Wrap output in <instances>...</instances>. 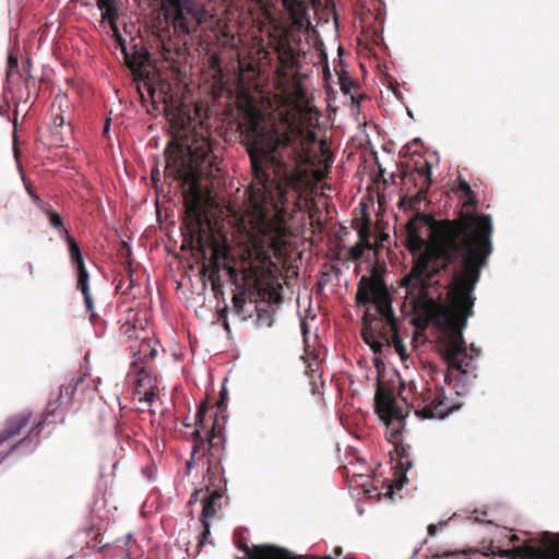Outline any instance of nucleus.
Masks as SVG:
<instances>
[{"label": "nucleus", "instance_id": "obj_8", "mask_svg": "<svg viewBox=\"0 0 559 559\" xmlns=\"http://www.w3.org/2000/svg\"><path fill=\"white\" fill-rule=\"evenodd\" d=\"M34 414L31 409H23L22 412L10 415L0 430V463L11 453L16 450L27 447L33 439L38 438L45 426V417L34 423L28 430L27 435L15 441L21 436L22 431L29 426L33 421Z\"/></svg>", "mask_w": 559, "mask_h": 559}, {"label": "nucleus", "instance_id": "obj_28", "mask_svg": "<svg viewBox=\"0 0 559 559\" xmlns=\"http://www.w3.org/2000/svg\"><path fill=\"white\" fill-rule=\"evenodd\" d=\"M226 407H227V390L225 386H223L219 392V400L216 402V412L219 415H222L223 421H225V419H226V416L224 414L226 412Z\"/></svg>", "mask_w": 559, "mask_h": 559}, {"label": "nucleus", "instance_id": "obj_14", "mask_svg": "<svg viewBox=\"0 0 559 559\" xmlns=\"http://www.w3.org/2000/svg\"><path fill=\"white\" fill-rule=\"evenodd\" d=\"M202 200V194L195 185L185 195L186 216L183 223L190 229L192 236L201 234L203 226L210 224Z\"/></svg>", "mask_w": 559, "mask_h": 559}, {"label": "nucleus", "instance_id": "obj_10", "mask_svg": "<svg viewBox=\"0 0 559 559\" xmlns=\"http://www.w3.org/2000/svg\"><path fill=\"white\" fill-rule=\"evenodd\" d=\"M374 409L385 425L386 439L392 443H397L405 427L402 407L396 404L391 393L378 389L374 396Z\"/></svg>", "mask_w": 559, "mask_h": 559}, {"label": "nucleus", "instance_id": "obj_4", "mask_svg": "<svg viewBox=\"0 0 559 559\" xmlns=\"http://www.w3.org/2000/svg\"><path fill=\"white\" fill-rule=\"evenodd\" d=\"M175 124L182 134L178 136L175 148L166 154V170L186 182L195 180L214 167L212 141L195 129H187L183 119Z\"/></svg>", "mask_w": 559, "mask_h": 559}, {"label": "nucleus", "instance_id": "obj_12", "mask_svg": "<svg viewBox=\"0 0 559 559\" xmlns=\"http://www.w3.org/2000/svg\"><path fill=\"white\" fill-rule=\"evenodd\" d=\"M119 43L124 62L132 71L134 80L143 82L148 93L154 96L155 87L148 70L153 62L151 53L138 44L128 48L121 37H119Z\"/></svg>", "mask_w": 559, "mask_h": 559}, {"label": "nucleus", "instance_id": "obj_48", "mask_svg": "<svg viewBox=\"0 0 559 559\" xmlns=\"http://www.w3.org/2000/svg\"><path fill=\"white\" fill-rule=\"evenodd\" d=\"M408 179H409V180L412 179V180L414 181V186H415V187H417V186H418V185H417V182H416V179H415V178H413V175H411V176L408 177Z\"/></svg>", "mask_w": 559, "mask_h": 559}, {"label": "nucleus", "instance_id": "obj_45", "mask_svg": "<svg viewBox=\"0 0 559 559\" xmlns=\"http://www.w3.org/2000/svg\"><path fill=\"white\" fill-rule=\"evenodd\" d=\"M334 555H335L336 557H340V556L342 555V548H341V547H336V548L334 549Z\"/></svg>", "mask_w": 559, "mask_h": 559}, {"label": "nucleus", "instance_id": "obj_43", "mask_svg": "<svg viewBox=\"0 0 559 559\" xmlns=\"http://www.w3.org/2000/svg\"><path fill=\"white\" fill-rule=\"evenodd\" d=\"M436 533H437V525H435V524H430V525L428 526V534H429L430 536H433Z\"/></svg>", "mask_w": 559, "mask_h": 559}, {"label": "nucleus", "instance_id": "obj_31", "mask_svg": "<svg viewBox=\"0 0 559 559\" xmlns=\"http://www.w3.org/2000/svg\"><path fill=\"white\" fill-rule=\"evenodd\" d=\"M200 522L203 526V532L201 533V536H200L199 546L202 547L205 544V542L211 533L210 532L211 523H210V520H207V519H200Z\"/></svg>", "mask_w": 559, "mask_h": 559}, {"label": "nucleus", "instance_id": "obj_25", "mask_svg": "<svg viewBox=\"0 0 559 559\" xmlns=\"http://www.w3.org/2000/svg\"><path fill=\"white\" fill-rule=\"evenodd\" d=\"M371 221L368 215H364L362 222L360 226L357 228L358 234V242L364 243L367 247V250L372 249V243L370 241L371 237Z\"/></svg>", "mask_w": 559, "mask_h": 559}, {"label": "nucleus", "instance_id": "obj_46", "mask_svg": "<svg viewBox=\"0 0 559 559\" xmlns=\"http://www.w3.org/2000/svg\"><path fill=\"white\" fill-rule=\"evenodd\" d=\"M33 80H34L33 76L31 74H27V76L25 78V83L29 84V82Z\"/></svg>", "mask_w": 559, "mask_h": 559}, {"label": "nucleus", "instance_id": "obj_23", "mask_svg": "<svg viewBox=\"0 0 559 559\" xmlns=\"http://www.w3.org/2000/svg\"><path fill=\"white\" fill-rule=\"evenodd\" d=\"M64 239L68 243V250L70 260L74 265L84 263V259L81 252V249L76 242V240L69 234L67 229H63Z\"/></svg>", "mask_w": 559, "mask_h": 559}, {"label": "nucleus", "instance_id": "obj_21", "mask_svg": "<svg viewBox=\"0 0 559 559\" xmlns=\"http://www.w3.org/2000/svg\"><path fill=\"white\" fill-rule=\"evenodd\" d=\"M141 361H133L131 368L136 372V388H147L154 385L155 378L151 368L144 366Z\"/></svg>", "mask_w": 559, "mask_h": 559}, {"label": "nucleus", "instance_id": "obj_32", "mask_svg": "<svg viewBox=\"0 0 559 559\" xmlns=\"http://www.w3.org/2000/svg\"><path fill=\"white\" fill-rule=\"evenodd\" d=\"M413 464H414V461H413L412 454L406 457L401 456V459H397V465L404 474L413 467Z\"/></svg>", "mask_w": 559, "mask_h": 559}, {"label": "nucleus", "instance_id": "obj_27", "mask_svg": "<svg viewBox=\"0 0 559 559\" xmlns=\"http://www.w3.org/2000/svg\"><path fill=\"white\" fill-rule=\"evenodd\" d=\"M45 213L48 216V221H49L50 226L56 228V229H58L60 233L63 234V229H66V228L63 227V219L60 216V214L57 213L56 211H53L50 207L49 209H45Z\"/></svg>", "mask_w": 559, "mask_h": 559}, {"label": "nucleus", "instance_id": "obj_5", "mask_svg": "<svg viewBox=\"0 0 559 559\" xmlns=\"http://www.w3.org/2000/svg\"><path fill=\"white\" fill-rule=\"evenodd\" d=\"M355 302L358 307L373 305L378 314L389 326L391 335L382 337L392 345L402 359L406 358V347L399 335L397 319L392 308V296L383 277L373 267L371 275H362L357 283Z\"/></svg>", "mask_w": 559, "mask_h": 559}, {"label": "nucleus", "instance_id": "obj_49", "mask_svg": "<svg viewBox=\"0 0 559 559\" xmlns=\"http://www.w3.org/2000/svg\"><path fill=\"white\" fill-rule=\"evenodd\" d=\"M301 328H302L304 333H306L307 332V325H306L305 322L301 323Z\"/></svg>", "mask_w": 559, "mask_h": 559}, {"label": "nucleus", "instance_id": "obj_16", "mask_svg": "<svg viewBox=\"0 0 559 559\" xmlns=\"http://www.w3.org/2000/svg\"><path fill=\"white\" fill-rule=\"evenodd\" d=\"M277 76L283 81H296L299 68V55L290 46H281L278 49Z\"/></svg>", "mask_w": 559, "mask_h": 559}, {"label": "nucleus", "instance_id": "obj_40", "mask_svg": "<svg viewBox=\"0 0 559 559\" xmlns=\"http://www.w3.org/2000/svg\"><path fill=\"white\" fill-rule=\"evenodd\" d=\"M26 190H27V193L29 194V197L36 202V203H39L40 202V199L39 197L33 191L32 189V186L31 185H26Z\"/></svg>", "mask_w": 559, "mask_h": 559}, {"label": "nucleus", "instance_id": "obj_38", "mask_svg": "<svg viewBox=\"0 0 559 559\" xmlns=\"http://www.w3.org/2000/svg\"><path fill=\"white\" fill-rule=\"evenodd\" d=\"M8 67H9V71H8V75L11 74V72L14 70V71H17L19 70V61H17V58L16 57H13V56H9V59H8Z\"/></svg>", "mask_w": 559, "mask_h": 559}, {"label": "nucleus", "instance_id": "obj_19", "mask_svg": "<svg viewBox=\"0 0 559 559\" xmlns=\"http://www.w3.org/2000/svg\"><path fill=\"white\" fill-rule=\"evenodd\" d=\"M75 267H76V276H78L76 287L84 296L85 308H86V311L90 312V314H91V321L95 322L97 316L94 312V302H93L92 295L90 292L88 272L86 270L85 262L75 265Z\"/></svg>", "mask_w": 559, "mask_h": 559}, {"label": "nucleus", "instance_id": "obj_41", "mask_svg": "<svg viewBox=\"0 0 559 559\" xmlns=\"http://www.w3.org/2000/svg\"><path fill=\"white\" fill-rule=\"evenodd\" d=\"M511 554V550L509 549H500L498 552H492L493 556H498L500 558H507Z\"/></svg>", "mask_w": 559, "mask_h": 559}, {"label": "nucleus", "instance_id": "obj_6", "mask_svg": "<svg viewBox=\"0 0 559 559\" xmlns=\"http://www.w3.org/2000/svg\"><path fill=\"white\" fill-rule=\"evenodd\" d=\"M290 237L292 231L281 214L261 219L259 233L254 238V252L262 267L271 272V267L274 266L272 257L281 259L289 254L293 249Z\"/></svg>", "mask_w": 559, "mask_h": 559}, {"label": "nucleus", "instance_id": "obj_44", "mask_svg": "<svg viewBox=\"0 0 559 559\" xmlns=\"http://www.w3.org/2000/svg\"><path fill=\"white\" fill-rule=\"evenodd\" d=\"M110 129V119H106L105 127H104V133L107 134Z\"/></svg>", "mask_w": 559, "mask_h": 559}, {"label": "nucleus", "instance_id": "obj_20", "mask_svg": "<svg viewBox=\"0 0 559 559\" xmlns=\"http://www.w3.org/2000/svg\"><path fill=\"white\" fill-rule=\"evenodd\" d=\"M540 544L543 549L534 550L535 559H559V534L543 533Z\"/></svg>", "mask_w": 559, "mask_h": 559}, {"label": "nucleus", "instance_id": "obj_51", "mask_svg": "<svg viewBox=\"0 0 559 559\" xmlns=\"http://www.w3.org/2000/svg\"><path fill=\"white\" fill-rule=\"evenodd\" d=\"M183 425H185L186 427H189V426H190V425L188 424V420H185Z\"/></svg>", "mask_w": 559, "mask_h": 559}, {"label": "nucleus", "instance_id": "obj_17", "mask_svg": "<svg viewBox=\"0 0 559 559\" xmlns=\"http://www.w3.org/2000/svg\"><path fill=\"white\" fill-rule=\"evenodd\" d=\"M81 381H82V378H79V379L72 378L68 383L62 384L60 386V391H59V394L56 397V400L51 399L48 401L47 407L44 413L45 419H47L49 416L55 415L57 409L62 404H67V403L71 402V400L76 391L78 384Z\"/></svg>", "mask_w": 559, "mask_h": 559}, {"label": "nucleus", "instance_id": "obj_36", "mask_svg": "<svg viewBox=\"0 0 559 559\" xmlns=\"http://www.w3.org/2000/svg\"><path fill=\"white\" fill-rule=\"evenodd\" d=\"M210 67L217 72H222L221 70V58L217 55H212L209 59Z\"/></svg>", "mask_w": 559, "mask_h": 559}, {"label": "nucleus", "instance_id": "obj_52", "mask_svg": "<svg viewBox=\"0 0 559 559\" xmlns=\"http://www.w3.org/2000/svg\"><path fill=\"white\" fill-rule=\"evenodd\" d=\"M183 425H185L186 427H189V426H190V425L188 424V420H185Z\"/></svg>", "mask_w": 559, "mask_h": 559}, {"label": "nucleus", "instance_id": "obj_9", "mask_svg": "<svg viewBox=\"0 0 559 559\" xmlns=\"http://www.w3.org/2000/svg\"><path fill=\"white\" fill-rule=\"evenodd\" d=\"M415 415L421 419H443L449 416L455 406L445 395L443 386H425L415 394L411 402Z\"/></svg>", "mask_w": 559, "mask_h": 559}, {"label": "nucleus", "instance_id": "obj_35", "mask_svg": "<svg viewBox=\"0 0 559 559\" xmlns=\"http://www.w3.org/2000/svg\"><path fill=\"white\" fill-rule=\"evenodd\" d=\"M157 396V390L154 385L147 386V389L144 391V401L147 403H152L154 399Z\"/></svg>", "mask_w": 559, "mask_h": 559}, {"label": "nucleus", "instance_id": "obj_50", "mask_svg": "<svg viewBox=\"0 0 559 559\" xmlns=\"http://www.w3.org/2000/svg\"><path fill=\"white\" fill-rule=\"evenodd\" d=\"M29 273L33 274L34 267L33 264H28Z\"/></svg>", "mask_w": 559, "mask_h": 559}, {"label": "nucleus", "instance_id": "obj_37", "mask_svg": "<svg viewBox=\"0 0 559 559\" xmlns=\"http://www.w3.org/2000/svg\"><path fill=\"white\" fill-rule=\"evenodd\" d=\"M121 330H122V333H123L126 336H128L129 338L134 337V334H135V332H136L135 326H134V325H132V324H130V323H127V324L122 325Z\"/></svg>", "mask_w": 559, "mask_h": 559}, {"label": "nucleus", "instance_id": "obj_11", "mask_svg": "<svg viewBox=\"0 0 559 559\" xmlns=\"http://www.w3.org/2000/svg\"><path fill=\"white\" fill-rule=\"evenodd\" d=\"M206 412H207V405L206 403H202L198 412L195 414V429L192 432V453H191V460L187 463L188 468L191 467V462L195 460L197 455L199 457H206L209 460V438L211 433L212 427L218 425L221 429V435L223 440L225 441L224 437V424L225 421L219 418V414L215 412L214 418L210 423V420L206 419Z\"/></svg>", "mask_w": 559, "mask_h": 559}, {"label": "nucleus", "instance_id": "obj_47", "mask_svg": "<svg viewBox=\"0 0 559 559\" xmlns=\"http://www.w3.org/2000/svg\"><path fill=\"white\" fill-rule=\"evenodd\" d=\"M240 302V297L238 296H235L234 297V304H235V307H238V304Z\"/></svg>", "mask_w": 559, "mask_h": 559}, {"label": "nucleus", "instance_id": "obj_39", "mask_svg": "<svg viewBox=\"0 0 559 559\" xmlns=\"http://www.w3.org/2000/svg\"><path fill=\"white\" fill-rule=\"evenodd\" d=\"M369 346L376 356L382 353L383 344L381 341L377 340L376 342L369 344Z\"/></svg>", "mask_w": 559, "mask_h": 559}, {"label": "nucleus", "instance_id": "obj_42", "mask_svg": "<svg viewBox=\"0 0 559 559\" xmlns=\"http://www.w3.org/2000/svg\"><path fill=\"white\" fill-rule=\"evenodd\" d=\"M373 365L374 367L378 369V371L380 370L381 367H383V361L381 360L380 357L376 356L373 358Z\"/></svg>", "mask_w": 559, "mask_h": 559}, {"label": "nucleus", "instance_id": "obj_2", "mask_svg": "<svg viewBox=\"0 0 559 559\" xmlns=\"http://www.w3.org/2000/svg\"><path fill=\"white\" fill-rule=\"evenodd\" d=\"M295 100L278 121L267 120L257 110L247 111L238 124L241 143L250 157L254 177L269 181L267 166L273 167L281 194L299 192L307 176L309 148L316 143L319 110L310 105L296 83Z\"/></svg>", "mask_w": 559, "mask_h": 559}, {"label": "nucleus", "instance_id": "obj_18", "mask_svg": "<svg viewBox=\"0 0 559 559\" xmlns=\"http://www.w3.org/2000/svg\"><path fill=\"white\" fill-rule=\"evenodd\" d=\"M293 25L300 29L308 23V2L305 0H282Z\"/></svg>", "mask_w": 559, "mask_h": 559}, {"label": "nucleus", "instance_id": "obj_34", "mask_svg": "<svg viewBox=\"0 0 559 559\" xmlns=\"http://www.w3.org/2000/svg\"><path fill=\"white\" fill-rule=\"evenodd\" d=\"M459 189L465 194L466 198H468V200L473 199L474 192L467 181L460 179Z\"/></svg>", "mask_w": 559, "mask_h": 559}, {"label": "nucleus", "instance_id": "obj_26", "mask_svg": "<svg viewBox=\"0 0 559 559\" xmlns=\"http://www.w3.org/2000/svg\"><path fill=\"white\" fill-rule=\"evenodd\" d=\"M98 9L103 12V17L115 20L117 11L112 0H96Z\"/></svg>", "mask_w": 559, "mask_h": 559}, {"label": "nucleus", "instance_id": "obj_33", "mask_svg": "<svg viewBox=\"0 0 559 559\" xmlns=\"http://www.w3.org/2000/svg\"><path fill=\"white\" fill-rule=\"evenodd\" d=\"M395 444V451L397 454V459H401V456H409L412 454V449L408 444H404L402 442L394 443Z\"/></svg>", "mask_w": 559, "mask_h": 559}, {"label": "nucleus", "instance_id": "obj_22", "mask_svg": "<svg viewBox=\"0 0 559 559\" xmlns=\"http://www.w3.org/2000/svg\"><path fill=\"white\" fill-rule=\"evenodd\" d=\"M157 353L155 342L152 340H143L136 354V360L146 364L148 360H153L157 356Z\"/></svg>", "mask_w": 559, "mask_h": 559}, {"label": "nucleus", "instance_id": "obj_24", "mask_svg": "<svg viewBox=\"0 0 559 559\" xmlns=\"http://www.w3.org/2000/svg\"><path fill=\"white\" fill-rule=\"evenodd\" d=\"M373 320H377V317L371 316L367 310L362 318V329H361V337L367 345H369L378 340L376 336V331L371 328V322Z\"/></svg>", "mask_w": 559, "mask_h": 559}, {"label": "nucleus", "instance_id": "obj_3", "mask_svg": "<svg viewBox=\"0 0 559 559\" xmlns=\"http://www.w3.org/2000/svg\"><path fill=\"white\" fill-rule=\"evenodd\" d=\"M152 20L154 45L168 68L182 74L188 40L213 16L194 0H159Z\"/></svg>", "mask_w": 559, "mask_h": 559}, {"label": "nucleus", "instance_id": "obj_1", "mask_svg": "<svg viewBox=\"0 0 559 559\" xmlns=\"http://www.w3.org/2000/svg\"><path fill=\"white\" fill-rule=\"evenodd\" d=\"M405 230L408 251L418 253L400 281L414 313L412 323L420 330L431 323L444 333V381L451 385L456 371L453 389L460 395L459 384L467 374L463 330L474 313L473 293L493 250L491 217L461 212L454 219H436L418 213Z\"/></svg>", "mask_w": 559, "mask_h": 559}, {"label": "nucleus", "instance_id": "obj_7", "mask_svg": "<svg viewBox=\"0 0 559 559\" xmlns=\"http://www.w3.org/2000/svg\"><path fill=\"white\" fill-rule=\"evenodd\" d=\"M209 460L206 475L209 495L202 499L203 509L200 519H213L221 509V499L226 490L227 480L223 476L222 461L225 457L224 440L218 425L212 427L209 438Z\"/></svg>", "mask_w": 559, "mask_h": 559}, {"label": "nucleus", "instance_id": "obj_15", "mask_svg": "<svg viewBox=\"0 0 559 559\" xmlns=\"http://www.w3.org/2000/svg\"><path fill=\"white\" fill-rule=\"evenodd\" d=\"M416 174L420 178L421 183L414 194H406L400 201L401 205H406L411 210L419 213V205L426 199L427 190L431 182V167L428 163L425 166L416 168Z\"/></svg>", "mask_w": 559, "mask_h": 559}, {"label": "nucleus", "instance_id": "obj_29", "mask_svg": "<svg viewBox=\"0 0 559 559\" xmlns=\"http://www.w3.org/2000/svg\"><path fill=\"white\" fill-rule=\"evenodd\" d=\"M272 322V313L269 310H259L257 317V324L259 326H271Z\"/></svg>", "mask_w": 559, "mask_h": 559}, {"label": "nucleus", "instance_id": "obj_13", "mask_svg": "<svg viewBox=\"0 0 559 559\" xmlns=\"http://www.w3.org/2000/svg\"><path fill=\"white\" fill-rule=\"evenodd\" d=\"M198 237V251L200 252L202 260V269L201 272L205 275L209 274V278L214 282L216 277H218V273L221 271V264L223 262L224 266L228 269L230 275L235 274V269L228 265L229 262V248L228 245L223 241L219 242L216 239H211L210 246L212 250V254L207 257L204 245H203V236L202 233L197 235Z\"/></svg>", "mask_w": 559, "mask_h": 559}, {"label": "nucleus", "instance_id": "obj_30", "mask_svg": "<svg viewBox=\"0 0 559 559\" xmlns=\"http://www.w3.org/2000/svg\"><path fill=\"white\" fill-rule=\"evenodd\" d=\"M366 249L367 247H365L364 243L357 242L348 250V259L353 261H358L362 257L364 251Z\"/></svg>", "mask_w": 559, "mask_h": 559}]
</instances>
